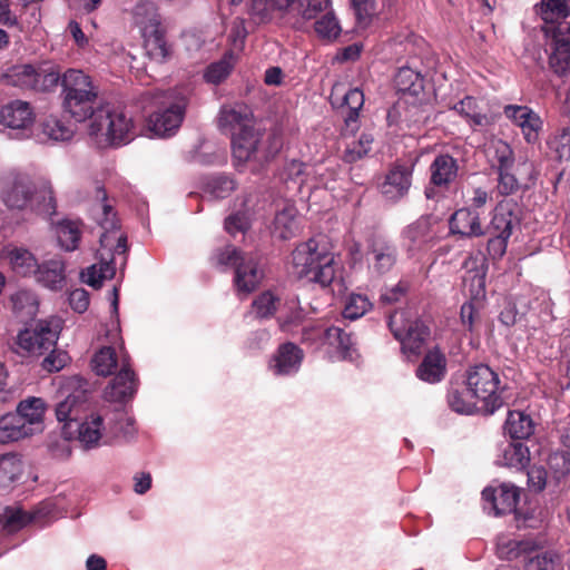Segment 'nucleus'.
Returning a JSON list of instances; mask_svg holds the SVG:
<instances>
[{"mask_svg": "<svg viewBox=\"0 0 570 570\" xmlns=\"http://www.w3.org/2000/svg\"><path fill=\"white\" fill-rule=\"evenodd\" d=\"M96 191L97 202L91 208V214L102 229L97 252L99 262L82 272L81 279L89 286L99 288L104 281L114 277L117 264L125 265L127 237L118 226L116 214L112 206L107 203L104 188L97 187Z\"/></svg>", "mask_w": 570, "mask_h": 570, "instance_id": "1", "label": "nucleus"}, {"mask_svg": "<svg viewBox=\"0 0 570 570\" xmlns=\"http://www.w3.org/2000/svg\"><path fill=\"white\" fill-rule=\"evenodd\" d=\"M294 273L322 287L336 278L338 262L325 237H313L296 246L292 254Z\"/></svg>", "mask_w": 570, "mask_h": 570, "instance_id": "2", "label": "nucleus"}, {"mask_svg": "<svg viewBox=\"0 0 570 570\" xmlns=\"http://www.w3.org/2000/svg\"><path fill=\"white\" fill-rule=\"evenodd\" d=\"M87 132L99 148L120 146L134 139L135 125L122 109L104 104L90 117Z\"/></svg>", "mask_w": 570, "mask_h": 570, "instance_id": "3", "label": "nucleus"}, {"mask_svg": "<svg viewBox=\"0 0 570 570\" xmlns=\"http://www.w3.org/2000/svg\"><path fill=\"white\" fill-rule=\"evenodd\" d=\"M63 110L77 121L90 120L102 104L98 101V88L82 70L69 69L61 77Z\"/></svg>", "mask_w": 570, "mask_h": 570, "instance_id": "4", "label": "nucleus"}, {"mask_svg": "<svg viewBox=\"0 0 570 570\" xmlns=\"http://www.w3.org/2000/svg\"><path fill=\"white\" fill-rule=\"evenodd\" d=\"M389 326L394 337L401 342L402 353L409 362L422 357L416 376L428 381V332L424 321H412L405 311H396L390 315Z\"/></svg>", "mask_w": 570, "mask_h": 570, "instance_id": "5", "label": "nucleus"}, {"mask_svg": "<svg viewBox=\"0 0 570 570\" xmlns=\"http://www.w3.org/2000/svg\"><path fill=\"white\" fill-rule=\"evenodd\" d=\"M302 343L314 351H323L331 361L357 362L360 360L351 334L337 326H325L322 323L307 325L302 331Z\"/></svg>", "mask_w": 570, "mask_h": 570, "instance_id": "6", "label": "nucleus"}, {"mask_svg": "<svg viewBox=\"0 0 570 570\" xmlns=\"http://www.w3.org/2000/svg\"><path fill=\"white\" fill-rule=\"evenodd\" d=\"M464 385L480 404V413L490 415L503 405L499 374L487 364H476L466 368Z\"/></svg>", "mask_w": 570, "mask_h": 570, "instance_id": "7", "label": "nucleus"}, {"mask_svg": "<svg viewBox=\"0 0 570 570\" xmlns=\"http://www.w3.org/2000/svg\"><path fill=\"white\" fill-rule=\"evenodd\" d=\"M118 289L114 287L111 291V314L112 318L109 323L106 336L110 345L101 347L97 351L91 360L94 372L100 376L111 375L120 365L122 367V358L128 362V355L124 348V341L120 335V324L118 320Z\"/></svg>", "mask_w": 570, "mask_h": 570, "instance_id": "8", "label": "nucleus"}, {"mask_svg": "<svg viewBox=\"0 0 570 570\" xmlns=\"http://www.w3.org/2000/svg\"><path fill=\"white\" fill-rule=\"evenodd\" d=\"M272 144L265 147L259 134L249 128L232 137V151L235 166L240 168L246 164L252 165V169L256 170L263 163L267 161L282 146L281 138L273 134L269 136Z\"/></svg>", "mask_w": 570, "mask_h": 570, "instance_id": "9", "label": "nucleus"}, {"mask_svg": "<svg viewBox=\"0 0 570 570\" xmlns=\"http://www.w3.org/2000/svg\"><path fill=\"white\" fill-rule=\"evenodd\" d=\"M38 194V184L26 173L12 170L1 178L0 199L9 209L32 207Z\"/></svg>", "mask_w": 570, "mask_h": 570, "instance_id": "10", "label": "nucleus"}, {"mask_svg": "<svg viewBox=\"0 0 570 570\" xmlns=\"http://www.w3.org/2000/svg\"><path fill=\"white\" fill-rule=\"evenodd\" d=\"M186 99L176 92H166L157 110L148 118V129L157 137H169L180 127L185 117Z\"/></svg>", "mask_w": 570, "mask_h": 570, "instance_id": "11", "label": "nucleus"}, {"mask_svg": "<svg viewBox=\"0 0 570 570\" xmlns=\"http://www.w3.org/2000/svg\"><path fill=\"white\" fill-rule=\"evenodd\" d=\"M58 336V321H39L33 327L18 333L14 341L16 352L22 356H40L56 345Z\"/></svg>", "mask_w": 570, "mask_h": 570, "instance_id": "12", "label": "nucleus"}, {"mask_svg": "<svg viewBox=\"0 0 570 570\" xmlns=\"http://www.w3.org/2000/svg\"><path fill=\"white\" fill-rule=\"evenodd\" d=\"M125 413L117 412L114 417H110V412L107 409L92 411L77 423V440L85 449H94L101 444L108 429L112 433L122 430L121 426L112 425L115 417L124 416Z\"/></svg>", "mask_w": 570, "mask_h": 570, "instance_id": "13", "label": "nucleus"}, {"mask_svg": "<svg viewBox=\"0 0 570 570\" xmlns=\"http://www.w3.org/2000/svg\"><path fill=\"white\" fill-rule=\"evenodd\" d=\"M330 100L335 108H345V132L355 134L360 128V111L364 105V94L358 88L346 90L342 83H335L332 88Z\"/></svg>", "mask_w": 570, "mask_h": 570, "instance_id": "14", "label": "nucleus"}, {"mask_svg": "<svg viewBox=\"0 0 570 570\" xmlns=\"http://www.w3.org/2000/svg\"><path fill=\"white\" fill-rule=\"evenodd\" d=\"M304 351L292 342L281 344L268 360V371L277 377L296 375L302 366Z\"/></svg>", "mask_w": 570, "mask_h": 570, "instance_id": "15", "label": "nucleus"}, {"mask_svg": "<svg viewBox=\"0 0 570 570\" xmlns=\"http://www.w3.org/2000/svg\"><path fill=\"white\" fill-rule=\"evenodd\" d=\"M135 20L145 39L146 46L154 45L164 52V38L160 30V17L151 3H140L135 8Z\"/></svg>", "mask_w": 570, "mask_h": 570, "instance_id": "16", "label": "nucleus"}, {"mask_svg": "<svg viewBox=\"0 0 570 570\" xmlns=\"http://www.w3.org/2000/svg\"><path fill=\"white\" fill-rule=\"evenodd\" d=\"M36 120L32 106L23 100H13L4 105L0 110L1 124L23 135L30 130Z\"/></svg>", "mask_w": 570, "mask_h": 570, "instance_id": "17", "label": "nucleus"}, {"mask_svg": "<svg viewBox=\"0 0 570 570\" xmlns=\"http://www.w3.org/2000/svg\"><path fill=\"white\" fill-rule=\"evenodd\" d=\"M138 380L129 362L124 357L122 367L105 390V397L110 402H126L134 397Z\"/></svg>", "mask_w": 570, "mask_h": 570, "instance_id": "18", "label": "nucleus"}, {"mask_svg": "<svg viewBox=\"0 0 570 570\" xmlns=\"http://www.w3.org/2000/svg\"><path fill=\"white\" fill-rule=\"evenodd\" d=\"M554 47L549 58L551 69L559 76L570 75V22L558 26L553 36Z\"/></svg>", "mask_w": 570, "mask_h": 570, "instance_id": "19", "label": "nucleus"}, {"mask_svg": "<svg viewBox=\"0 0 570 570\" xmlns=\"http://www.w3.org/2000/svg\"><path fill=\"white\" fill-rule=\"evenodd\" d=\"M47 404L41 397L29 396L20 401L14 412L31 435L41 433L45 429Z\"/></svg>", "mask_w": 570, "mask_h": 570, "instance_id": "20", "label": "nucleus"}, {"mask_svg": "<svg viewBox=\"0 0 570 570\" xmlns=\"http://www.w3.org/2000/svg\"><path fill=\"white\" fill-rule=\"evenodd\" d=\"M264 277V272L254 255L242 258L235 269L234 284L238 295L247 296L257 288Z\"/></svg>", "mask_w": 570, "mask_h": 570, "instance_id": "21", "label": "nucleus"}, {"mask_svg": "<svg viewBox=\"0 0 570 570\" xmlns=\"http://www.w3.org/2000/svg\"><path fill=\"white\" fill-rule=\"evenodd\" d=\"M219 128L229 134L242 132L253 127L252 114L245 105L236 104L224 106L219 112L218 119Z\"/></svg>", "mask_w": 570, "mask_h": 570, "instance_id": "22", "label": "nucleus"}, {"mask_svg": "<svg viewBox=\"0 0 570 570\" xmlns=\"http://www.w3.org/2000/svg\"><path fill=\"white\" fill-rule=\"evenodd\" d=\"M519 489L512 484L502 483L497 488H485L483 499L491 503L497 515L511 513L519 501Z\"/></svg>", "mask_w": 570, "mask_h": 570, "instance_id": "23", "label": "nucleus"}, {"mask_svg": "<svg viewBox=\"0 0 570 570\" xmlns=\"http://www.w3.org/2000/svg\"><path fill=\"white\" fill-rule=\"evenodd\" d=\"M504 115L519 126L528 142H534L539 138L542 127L540 117L527 106H507Z\"/></svg>", "mask_w": 570, "mask_h": 570, "instance_id": "24", "label": "nucleus"}, {"mask_svg": "<svg viewBox=\"0 0 570 570\" xmlns=\"http://www.w3.org/2000/svg\"><path fill=\"white\" fill-rule=\"evenodd\" d=\"M41 286L59 292L66 286V265L60 258H52L39 264L33 275Z\"/></svg>", "mask_w": 570, "mask_h": 570, "instance_id": "25", "label": "nucleus"}, {"mask_svg": "<svg viewBox=\"0 0 570 570\" xmlns=\"http://www.w3.org/2000/svg\"><path fill=\"white\" fill-rule=\"evenodd\" d=\"M65 497L48 498L29 511L31 524L43 528L59 519L67 511Z\"/></svg>", "mask_w": 570, "mask_h": 570, "instance_id": "26", "label": "nucleus"}, {"mask_svg": "<svg viewBox=\"0 0 570 570\" xmlns=\"http://www.w3.org/2000/svg\"><path fill=\"white\" fill-rule=\"evenodd\" d=\"M411 186V170L403 165H395L386 174L381 185L383 196L389 200H397L403 197Z\"/></svg>", "mask_w": 570, "mask_h": 570, "instance_id": "27", "label": "nucleus"}, {"mask_svg": "<svg viewBox=\"0 0 570 570\" xmlns=\"http://www.w3.org/2000/svg\"><path fill=\"white\" fill-rule=\"evenodd\" d=\"M2 256L18 275L33 276L37 272L39 263L27 248L8 245L3 248Z\"/></svg>", "mask_w": 570, "mask_h": 570, "instance_id": "28", "label": "nucleus"}, {"mask_svg": "<svg viewBox=\"0 0 570 570\" xmlns=\"http://www.w3.org/2000/svg\"><path fill=\"white\" fill-rule=\"evenodd\" d=\"M533 171V166L528 160H523L518 164L515 169L517 175L513 173V167L508 168H498L499 178H498V190L501 195H511L514 194L521 185V180L528 179L531 177Z\"/></svg>", "mask_w": 570, "mask_h": 570, "instance_id": "29", "label": "nucleus"}, {"mask_svg": "<svg viewBox=\"0 0 570 570\" xmlns=\"http://www.w3.org/2000/svg\"><path fill=\"white\" fill-rule=\"evenodd\" d=\"M299 229L301 222L294 205L287 204L276 213L272 228L273 235L281 239H289L295 237Z\"/></svg>", "mask_w": 570, "mask_h": 570, "instance_id": "30", "label": "nucleus"}, {"mask_svg": "<svg viewBox=\"0 0 570 570\" xmlns=\"http://www.w3.org/2000/svg\"><path fill=\"white\" fill-rule=\"evenodd\" d=\"M451 230L463 236H481L483 234L478 213L470 208L459 209L452 215Z\"/></svg>", "mask_w": 570, "mask_h": 570, "instance_id": "31", "label": "nucleus"}, {"mask_svg": "<svg viewBox=\"0 0 570 570\" xmlns=\"http://www.w3.org/2000/svg\"><path fill=\"white\" fill-rule=\"evenodd\" d=\"M42 141H67L73 136V128L59 116L50 115L40 125Z\"/></svg>", "mask_w": 570, "mask_h": 570, "instance_id": "32", "label": "nucleus"}, {"mask_svg": "<svg viewBox=\"0 0 570 570\" xmlns=\"http://www.w3.org/2000/svg\"><path fill=\"white\" fill-rule=\"evenodd\" d=\"M371 255L370 266L372 271L377 275H382L393 267L396 252L391 244L377 240L373 244Z\"/></svg>", "mask_w": 570, "mask_h": 570, "instance_id": "33", "label": "nucleus"}, {"mask_svg": "<svg viewBox=\"0 0 570 570\" xmlns=\"http://www.w3.org/2000/svg\"><path fill=\"white\" fill-rule=\"evenodd\" d=\"M431 170V180L435 186H448L456 177L458 165L453 157L440 155L434 159Z\"/></svg>", "mask_w": 570, "mask_h": 570, "instance_id": "34", "label": "nucleus"}, {"mask_svg": "<svg viewBox=\"0 0 570 570\" xmlns=\"http://www.w3.org/2000/svg\"><path fill=\"white\" fill-rule=\"evenodd\" d=\"M61 80L58 67L52 62H40L35 66L32 90L47 92L53 90Z\"/></svg>", "mask_w": 570, "mask_h": 570, "instance_id": "35", "label": "nucleus"}, {"mask_svg": "<svg viewBox=\"0 0 570 570\" xmlns=\"http://www.w3.org/2000/svg\"><path fill=\"white\" fill-rule=\"evenodd\" d=\"M12 311L21 321L36 316L39 307L37 295L29 289H19L11 295Z\"/></svg>", "mask_w": 570, "mask_h": 570, "instance_id": "36", "label": "nucleus"}, {"mask_svg": "<svg viewBox=\"0 0 570 570\" xmlns=\"http://www.w3.org/2000/svg\"><path fill=\"white\" fill-rule=\"evenodd\" d=\"M236 61L237 55L233 51H227L222 59L206 67L203 75L205 81L210 85L223 82L230 75Z\"/></svg>", "mask_w": 570, "mask_h": 570, "instance_id": "37", "label": "nucleus"}, {"mask_svg": "<svg viewBox=\"0 0 570 570\" xmlns=\"http://www.w3.org/2000/svg\"><path fill=\"white\" fill-rule=\"evenodd\" d=\"M504 430L512 439H528L534 431V423L530 415L514 410L509 412Z\"/></svg>", "mask_w": 570, "mask_h": 570, "instance_id": "38", "label": "nucleus"}, {"mask_svg": "<svg viewBox=\"0 0 570 570\" xmlns=\"http://www.w3.org/2000/svg\"><path fill=\"white\" fill-rule=\"evenodd\" d=\"M32 436L18 415L8 413L0 417V443L7 444Z\"/></svg>", "mask_w": 570, "mask_h": 570, "instance_id": "39", "label": "nucleus"}, {"mask_svg": "<svg viewBox=\"0 0 570 570\" xmlns=\"http://www.w3.org/2000/svg\"><path fill=\"white\" fill-rule=\"evenodd\" d=\"M55 233L60 247L71 252L78 247L81 237V226L76 220L63 219L56 224Z\"/></svg>", "mask_w": 570, "mask_h": 570, "instance_id": "40", "label": "nucleus"}, {"mask_svg": "<svg viewBox=\"0 0 570 570\" xmlns=\"http://www.w3.org/2000/svg\"><path fill=\"white\" fill-rule=\"evenodd\" d=\"M530 461V451L521 442H511L502 450L499 463L505 466L523 469Z\"/></svg>", "mask_w": 570, "mask_h": 570, "instance_id": "41", "label": "nucleus"}, {"mask_svg": "<svg viewBox=\"0 0 570 570\" xmlns=\"http://www.w3.org/2000/svg\"><path fill=\"white\" fill-rule=\"evenodd\" d=\"M281 306V298L274 291L261 293L252 303L250 313L256 318H269L275 315Z\"/></svg>", "mask_w": 570, "mask_h": 570, "instance_id": "42", "label": "nucleus"}, {"mask_svg": "<svg viewBox=\"0 0 570 570\" xmlns=\"http://www.w3.org/2000/svg\"><path fill=\"white\" fill-rule=\"evenodd\" d=\"M395 86L399 91L406 92L411 96H419L424 88L423 77L409 67L401 68L395 76Z\"/></svg>", "mask_w": 570, "mask_h": 570, "instance_id": "43", "label": "nucleus"}, {"mask_svg": "<svg viewBox=\"0 0 570 570\" xmlns=\"http://www.w3.org/2000/svg\"><path fill=\"white\" fill-rule=\"evenodd\" d=\"M23 464L18 454L7 453L0 456V487H8L22 474Z\"/></svg>", "mask_w": 570, "mask_h": 570, "instance_id": "44", "label": "nucleus"}, {"mask_svg": "<svg viewBox=\"0 0 570 570\" xmlns=\"http://www.w3.org/2000/svg\"><path fill=\"white\" fill-rule=\"evenodd\" d=\"M35 66L30 63L16 65L10 67L3 78L8 85L22 89H32L35 81Z\"/></svg>", "mask_w": 570, "mask_h": 570, "instance_id": "45", "label": "nucleus"}, {"mask_svg": "<svg viewBox=\"0 0 570 570\" xmlns=\"http://www.w3.org/2000/svg\"><path fill=\"white\" fill-rule=\"evenodd\" d=\"M517 218L512 212L503 206H498L494 210L489 233L491 235H500L510 237L512 228L515 225Z\"/></svg>", "mask_w": 570, "mask_h": 570, "instance_id": "46", "label": "nucleus"}, {"mask_svg": "<svg viewBox=\"0 0 570 570\" xmlns=\"http://www.w3.org/2000/svg\"><path fill=\"white\" fill-rule=\"evenodd\" d=\"M373 304L364 294L352 293L347 296L343 308V316L346 320H357L371 311Z\"/></svg>", "mask_w": 570, "mask_h": 570, "instance_id": "47", "label": "nucleus"}, {"mask_svg": "<svg viewBox=\"0 0 570 570\" xmlns=\"http://www.w3.org/2000/svg\"><path fill=\"white\" fill-rule=\"evenodd\" d=\"M297 0H253L250 11L254 16L258 17L261 21H266L272 18L274 11L287 10Z\"/></svg>", "mask_w": 570, "mask_h": 570, "instance_id": "48", "label": "nucleus"}, {"mask_svg": "<svg viewBox=\"0 0 570 570\" xmlns=\"http://www.w3.org/2000/svg\"><path fill=\"white\" fill-rule=\"evenodd\" d=\"M550 154L558 160L570 159V127L558 129L548 140Z\"/></svg>", "mask_w": 570, "mask_h": 570, "instance_id": "49", "label": "nucleus"}, {"mask_svg": "<svg viewBox=\"0 0 570 570\" xmlns=\"http://www.w3.org/2000/svg\"><path fill=\"white\" fill-rule=\"evenodd\" d=\"M316 35L326 41L335 40L342 32V27L333 11H327L314 24Z\"/></svg>", "mask_w": 570, "mask_h": 570, "instance_id": "50", "label": "nucleus"}, {"mask_svg": "<svg viewBox=\"0 0 570 570\" xmlns=\"http://www.w3.org/2000/svg\"><path fill=\"white\" fill-rule=\"evenodd\" d=\"M235 181L225 175L213 176L204 185V191L212 198L220 199L228 197L235 189Z\"/></svg>", "mask_w": 570, "mask_h": 570, "instance_id": "51", "label": "nucleus"}, {"mask_svg": "<svg viewBox=\"0 0 570 570\" xmlns=\"http://www.w3.org/2000/svg\"><path fill=\"white\" fill-rule=\"evenodd\" d=\"M449 405L458 413L472 414L480 413L479 402L472 397L471 393L465 389L464 392L453 391L449 395Z\"/></svg>", "mask_w": 570, "mask_h": 570, "instance_id": "52", "label": "nucleus"}, {"mask_svg": "<svg viewBox=\"0 0 570 570\" xmlns=\"http://www.w3.org/2000/svg\"><path fill=\"white\" fill-rule=\"evenodd\" d=\"M360 28H367L377 17L376 0H351Z\"/></svg>", "mask_w": 570, "mask_h": 570, "instance_id": "53", "label": "nucleus"}, {"mask_svg": "<svg viewBox=\"0 0 570 570\" xmlns=\"http://www.w3.org/2000/svg\"><path fill=\"white\" fill-rule=\"evenodd\" d=\"M374 138L368 132H363L357 140H353L346 145L344 158L348 163H354L366 156L372 149Z\"/></svg>", "mask_w": 570, "mask_h": 570, "instance_id": "54", "label": "nucleus"}, {"mask_svg": "<svg viewBox=\"0 0 570 570\" xmlns=\"http://www.w3.org/2000/svg\"><path fill=\"white\" fill-rule=\"evenodd\" d=\"M428 218L422 216L415 223L407 226L404 232L405 239L409 242L410 249L421 248L426 243Z\"/></svg>", "mask_w": 570, "mask_h": 570, "instance_id": "55", "label": "nucleus"}, {"mask_svg": "<svg viewBox=\"0 0 570 570\" xmlns=\"http://www.w3.org/2000/svg\"><path fill=\"white\" fill-rule=\"evenodd\" d=\"M1 522L9 532L31 524L29 512L20 508H7L1 515Z\"/></svg>", "mask_w": 570, "mask_h": 570, "instance_id": "56", "label": "nucleus"}, {"mask_svg": "<svg viewBox=\"0 0 570 570\" xmlns=\"http://www.w3.org/2000/svg\"><path fill=\"white\" fill-rule=\"evenodd\" d=\"M337 173L334 166L317 165L312 167V176L308 189L324 187L326 189H334L331 185L335 180Z\"/></svg>", "mask_w": 570, "mask_h": 570, "instance_id": "57", "label": "nucleus"}, {"mask_svg": "<svg viewBox=\"0 0 570 570\" xmlns=\"http://www.w3.org/2000/svg\"><path fill=\"white\" fill-rule=\"evenodd\" d=\"M285 180H292L298 185L299 188L303 186L309 187V180L312 176V167L304 165L298 160H292L285 168L284 173Z\"/></svg>", "mask_w": 570, "mask_h": 570, "instance_id": "58", "label": "nucleus"}, {"mask_svg": "<svg viewBox=\"0 0 570 570\" xmlns=\"http://www.w3.org/2000/svg\"><path fill=\"white\" fill-rule=\"evenodd\" d=\"M569 13L566 0H542L540 14L546 22H553L566 18Z\"/></svg>", "mask_w": 570, "mask_h": 570, "instance_id": "59", "label": "nucleus"}, {"mask_svg": "<svg viewBox=\"0 0 570 570\" xmlns=\"http://www.w3.org/2000/svg\"><path fill=\"white\" fill-rule=\"evenodd\" d=\"M448 373L446 355L439 348L430 350V383L442 381Z\"/></svg>", "mask_w": 570, "mask_h": 570, "instance_id": "60", "label": "nucleus"}, {"mask_svg": "<svg viewBox=\"0 0 570 570\" xmlns=\"http://www.w3.org/2000/svg\"><path fill=\"white\" fill-rule=\"evenodd\" d=\"M79 396L69 394L65 400L60 401L56 407V416L59 422H66L65 429L70 428L75 421L73 414L77 411Z\"/></svg>", "mask_w": 570, "mask_h": 570, "instance_id": "61", "label": "nucleus"}, {"mask_svg": "<svg viewBox=\"0 0 570 570\" xmlns=\"http://www.w3.org/2000/svg\"><path fill=\"white\" fill-rule=\"evenodd\" d=\"M549 468L556 478H562L570 472V451H558L552 453L548 460Z\"/></svg>", "mask_w": 570, "mask_h": 570, "instance_id": "62", "label": "nucleus"}, {"mask_svg": "<svg viewBox=\"0 0 570 570\" xmlns=\"http://www.w3.org/2000/svg\"><path fill=\"white\" fill-rule=\"evenodd\" d=\"M491 149L493 150V157L498 161V168L513 167V151L505 141L498 139L492 141Z\"/></svg>", "mask_w": 570, "mask_h": 570, "instance_id": "63", "label": "nucleus"}, {"mask_svg": "<svg viewBox=\"0 0 570 570\" xmlns=\"http://www.w3.org/2000/svg\"><path fill=\"white\" fill-rule=\"evenodd\" d=\"M454 109L464 117L470 118L475 125H483L485 117L479 111L472 97H465L459 101Z\"/></svg>", "mask_w": 570, "mask_h": 570, "instance_id": "64", "label": "nucleus"}]
</instances>
